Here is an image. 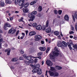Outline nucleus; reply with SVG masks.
Returning a JSON list of instances; mask_svg holds the SVG:
<instances>
[{
  "instance_id": "obj_53",
  "label": "nucleus",
  "mask_w": 77,
  "mask_h": 77,
  "mask_svg": "<svg viewBox=\"0 0 77 77\" xmlns=\"http://www.w3.org/2000/svg\"><path fill=\"white\" fill-rule=\"evenodd\" d=\"M20 54H24V51H23L22 50H21L20 51Z\"/></svg>"
},
{
  "instance_id": "obj_48",
  "label": "nucleus",
  "mask_w": 77,
  "mask_h": 77,
  "mask_svg": "<svg viewBox=\"0 0 77 77\" xmlns=\"http://www.w3.org/2000/svg\"><path fill=\"white\" fill-rule=\"evenodd\" d=\"M42 52H39L38 54V56H41V55H42Z\"/></svg>"
},
{
  "instance_id": "obj_57",
  "label": "nucleus",
  "mask_w": 77,
  "mask_h": 77,
  "mask_svg": "<svg viewBox=\"0 0 77 77\" xmlns=\"http://www.w3.org/2000/svg\"><path fill=\"white\" fill-rule=\"evenodd\" d=\"M8 2H9V0H6V1H5L6 3L8 4Z\"/></svg>"
},
{
  "instance_id": "obj_20",
  "label": "nucleus",
  "mask_w": 77,
  "mask_h": 77,
  "mask_svg": "<svg viewBox=\"0 0 77 77\" xmlns=\"http://www.w3.org/2000/svg\"><path fill=\"white\" fill-rule=\"evenodd\" d=\"M51 31V28H48L46 30V32L48 33H50Z\"/></svg>"
},
{
  "instance_id": "obj_62",
  "label": "nucleus",
  "mask_w": 77,
  "mask_h": 77,
  "mask_svg": "<svg viewBox=\"0 0 77 77\" xmlns=\"http://www.w3.org/2000/svg\"><path fill=\"white\" fill-rule=\"evenodd\" d=\"M32 68L34 69L35 68H36V66H35V65L34 66H32Z\"/></svg>"
},
{
  "instance_id": "obj_8",
  "label": "nucleus",
  "mask_w": 77,
  "mask_h": 77,
  "mask_svg": "<svg viewBox=\"0 0 77 77\" xmlns=\"http://www.w3.org/2000/svg\"><path fill=\"white\" fill-rule=\"evenodd\" d=\"M57 46L58 47H60L62 46V43H61V42L60 41H58L57 42Z\"/></svg>"
},
{
  "instance_id": "obj_47",
  "label": "nucleus",
  "mask_w": 77,
  "mask_h": 77,
  "mask_svg": "<svg viewBox=\"0 0 77 77\" xmlns=\"http://www.w3.org/2000/svg\"><path fill=\"white\" fill-rule=\"evenodd\" d=\"M41 42L42 44H44L45 42L43 41H41Z\"/></svg>"
},
{
  "instance_id": "obj_10",
  "label": "nucleus",
  "mask_w": 77,
  "mask_h": 77,
  "mask_svg": "<svg viewBox=\"0 0 77 77\" xmlns=\"http://www.w3.org/2000/svg\"><path fill=\"white\" fill-rule=\"evenodd\" d=\"M36 29L38 30H41L42 29V26L41 25H38L36 27Z\"/></svg>"
},
{
  "instance_id": "obj_35",
  "label": "nucleus",
  "mask_w": 77,
  "mask_h": 77,
  "mask_svg": "<svg viewBox=\"0 0 77 77\" xmlns=\"http://www.w3.org/2000/svg\"><path fill=\"white\" fill-rule=\"evenodd\" d=\"M74 17L76 19H77V12H75V13Z\"/></svg>"
},
{
  "instance_id": "obj_1",
  "label": "nucleus",
  "mask_w": 77,
  "mask_h": 77,
  "mask_svg": "<svg viewBox=\"0 0 77 77\" xmlns=\"http://www.w3.org/2000/svg\"><path fill=\"white\" fill-rule=\"evenodd\" d=\"M37 13L36 11H35L32 12L31 13H29L28 15V17L30 18V20H34L35 18V17L34 15H35Z\"/></svg>"
},
{
  "instance_id": "obj_50",
  "label": "nucleus",
  "mask_w": 77,
  "mask_h": 77,
  "mask_svg": "<svg viewBox=\"0 0 77 77\" xmlns=\"http://www.w3.org/2000/svg\"><path fill=\"white\" fill-rule=\"evenodd\" d=\"M11 3H12V1L9 0V2L8 4H11Z\"/></svg>"
},
{
  "instance_id": "obj_49",
  "label": "nucleus",
  "mask_w": 77,
  "mask_h": 77,
  "mask_svg": "<svg viewBox=\"0 0 77 77\" xmlns=\"http://www.w3.org/2000/svg\"><path fill=\"white\" fill-rule=\"evenodd\" d=\"M71 29L72 30H74V28L72 26H71Z\"/></svg>"
},
{
  "instance_id": "obj_64",
  "label": "nucleus",
  "mask_w": 77,
  "mask_h": 77,
  "mask_svg": "<svg viewBox=\"0 0 77 77\" xmlns=\"http://www.w3.org/2000/svg\"><path fill=\"white\" fill-rule=\"evenodd\" d=\"M3 41V38L0 39V42H2Z\"/></svg>"
},
{
  "instance_id": "obj_5",
  "label": "nucleus",
  "mask_w": 77,
  "mask_h": 77,
  "mask_svg": "<svg viewBox=\"0 0 77 77\" xmlns=\"http://www.w3.org/2000/svg\"><path fill=\"white\" fill-rule=\"evenodd\" d=\"M19 6H24V0H19Z\"/></svg>"
},
{
  "instance_id": "obj_34",
  "label": "nucleus",
  "mask_w": 77,
  "mask_h": 77,
  "mask_svg": "<svg viewBox=\"0 0 77 77\" xmlns=\"http://www.w3.org/2000/svg\"><path fill=\"white\" fill-rule=\"evenodd\" d=\"M49 21L48 20H47L46 23V27H47L48 26V24H49Z\"/></svg>"
},
{
  "instance_id": "obj_42",
  "label": "nucleus",
  "mask_w": 77,
  "mask_h": 77,
  "mask_svg": "<svg viewBox=\"0 0 77 77\" xmlns=\"http://www.w3.org/2000/svg\"><path fill=\"white\" fill-rule=\"evenodd\" d=\"M50 51V48L48 47L47 48V49L46 51V53H47L48 52V51Z\"/></svg>"
},
{
  "instance_id": "obj_28",
  "label": "nucleus",
  "mask_w": 77,
  "mask_h": 77,
  "mask_svg": "<svg viewBox=\"0 0 77 77\" xmlns=\"http://www.w3.org/2000/svg\"><path fill=\"white\" fill-rule=\"evenodd\" d=\"M29 5V3L27 2L25 4L24 6V8H27L28 6Z\"/></svg>"
},
{
  "instance_id": "obj_12",
  "label": "nucleus",
  "mask_w": 77,
  "mask_h": 77,
  "mask_svg": "<svg viewBox=\"0 0 77 77\" xmlns=\"http://www.w3.org/2000/svg\"><path fill=\"white\" fill-rule=\"evenodd\" d=\"M53 55L54 56H57L59 55V53L56 51H54L53 53Z\"/></svg>"
},
{
  "instance_id": "obj_55",
  "label": "nucleus",
  "mask_w": 77,
  "mask_h": 77,
  "mask_svg": "<svg viewBox=\"0 0 77 77\" xmlns=\"http://www.w3.org/2000/svg\"><path fill=\"white\" fill-rule=\"evenodd\" d=\"M30 63H33V60H31L30 61Z\"/></svg>"
},
{
  "instance_id": "obj_59",
  "label": "nucleus",
  "mask_w": 77,
  "mask_h": 77,
  "mask_svg": "<svg viewBox=\"0 0 77 77\" xmlns=\"http://www.w3.org/2000/svg\"><path fill=\"white\" fill-rule=\"evenodd\" d=\"M45 27H43L42 28V29L43 30H45Z\"/></svg>"
},
{
  "instance_id": "obj_18",
  "label": "nucleus",
  "mask_w": 77,
  "mask_h": 77,
  "mask_svg": "<svg viewBox=\"0 0 77 77\" xmlns=\"http://www.w3.org/2000/svg\"><path fill=\"white\" fill-rule=\"evenodd\" d=\"M38 0H34V1L30 3L31 5H34V4H35L36 2H37Z\"/></svg>"
},
{
  "instance_id": "obj_45",
  "label": "nucleus",
  "mask_w": 77,
  "mask_h": 77,
  "mask_svg": "<svg viewBox=\"0 0 77 77\" xmlns=\"http://www.w3.org/2000/svg\"><path fill=\"white\" fill-rule=\"evenodd\" d=\"M75 27L76 31H77V23H76L75 25Z\"/></svg>"
},
{
  "instance_id": "obj_29",
  "label": "nucleus",
  "mask_w": 77,
  "mask_h": 77,
  "mask_svg": "<svg viewBox=\"0 0 77 77\" xmlns=\"http://www.w3.org/2000/svg\"><path fill=\"white\" fill-rule=\"evenodd\" d=\"M20 0H15L14 2V3L15 5H18V3H19V2Z\"/></svg>"
},
{
  "instance_id": "obj_40",
  "label": "nucleus",
  "mask_w": 77,
  "mask_h": 77,
  "mask_svg": "<svg viewBox=\"0 0 77 77\" xmlns=\"http://www.w3.org/2000/svg\"><path fill=\"white\" fill-rule=\"evenodd\" d=\"M62 10H59L58 11V14L59 15H61V14H62Z\"/></svg>"
},
{
  "instance_id": "obj_2",
  "label": "nucleus",
  "mask_w": 77,
  "mask_h": 77,
  "mask_svg": "<svg viewBox=\"0 0 77 77\" xmlns=\"http://www.w3.org/2000/svg\"><path fill=\"white\" fill-rule=\"evenodd\" d=\"M69 43H70V44L68 45L69 48V49L70 50H71V49L72 48H71V45H72L73 48H74V49H76V51H77V45H74L71 40H69Z\"/></svg>"
},
{
  "instance_id": "obj_37",
  "label": "nucleus",
  "mask_w": 77,
  "mask_h": 77,
  "mask_svg": "<svg viewBox=\"0 0 77 77\" xmlns=\"http://www.w3.org/2000/svg\"><path fill=\"white\" fill-rule=\"evenodd\" d=\"M35 67L36 68H39V67H40V66H39V64H36V65H35Z\"/></svg>"
},
{
  "instance_id": "obj_56",
  "label": "nucleus",
  "mask_w": 77,
  "mask_h": 77,
  "mask_svg": "<svg viewBox=\"0 0 77 77\" xmlns=\"http://www.w3.org/2000/svg\"><path fill=\"white\" fill-rule=\"evenodd\" d=\"M19 21L20 22H23V23H24V21H23V20H19Z\"/></svg>"
},
{
  "instance_id": "obj_23",
  "label": "nucleus",
  "mask_w": 77,
  "mask_h": 77,
  "mask_svg": "<svg viewBox=\"0 0 77 77\" xmlns=\"http://www.w3.org/2000/svg\"><path fill=\"white\" fill-rule=\"evenodd\" d=\"M14 31V28L13 27H12L11 29H10L8 31V33H9L11 34V33H12V32H13Z\"/></svg>"
},
{
  "instance_id": "obj_26",
  "label": "nucleus",
  "mask_w": 77,
  "mask_h": 77,
  "mask_svg": "<svg viewBox=\"0 0 77 77\" xmlns=\"http://www.w3.org/2000/svg\"><path fill=\"white\" fill-rule=\"evenodd\" d=\"M59 75V73L56 72L54 73V77H57Z\"/></svg>"
},
{
  "instance_id": "obj_27",
  "label": "nucleus",
  "mask_w": 77,
  "mask_h": 77,
  "mask_svg": "<svg viewBox=\"0 0 77 77\" xmlns=\"http://www.w3.org/2000/svg\"><path fill=\"white\" fill-rule=\"evenodd\" d=\"M17 60H18L17 58H14L12 59V62H17Z\"/></svg>"
},
{
  "instance_id": "obj_3",
  "label": "nucleus",
  "mask_w": 77,
  "mask_h": 77,
  "mask_svg": "<svg viewBox=\"0 0 77 77\" xmlns=\"http://www.w3.org/2000/svg\"><path fill=\"white\" fill-rule=\"evenodd\" d=\"M35 41H39L40 39H42V36L39 35H35Z\"/></svg>"
},
{
  "instance_id": "obj_15",
  "label": "nucleus",
  "mask_w": 77,
  "mask_h": 77,
  "mask_svg": "<svg viewBox=\"0 0 77 77\" xmlns=\"http://www.w3.org/2000/svg\"><path fill=\"white\" fill-rule=\"evenodd\" d=\"M48 72L49 73V74L51 76H54V72L50 71H49Z\"/></svg>"
},
{
  "instance_id": "obj_25",
  "label": "nucleus",
  "mask_w": 77,
  "mask_h": 77,
  "mask_svg": "<svg viewBox=\"0 0 77 77\" xmlns=\"http://www.w3.org/2000/svg\"><path fill=\"white\" fill-rule=\"evenodd\" d=\"M49 56L51 59H54V57L52 55V53L50 54Z\"/></svg>"
},
{
  "instance_id": "obj_4",
  "label": "nucleus",
  "mask_w": 77,
  "mask_h": 77,
  "mask_svg": "<svg viewBox=\"0 0 77 77\" xmlns=\"http://www.w3.org/2000/svg\"><path fill=\"white\" fill-rule=\"evenodd\" d=\"M46 63L47 65L50 66H52L53 65V63L51 62L50 60H48L46 61Z\"/></svg>"
},
{
  "instance_id": "obj_60",
  "label": "nucleus",
  "mask_w": 77,
  "mask_h": 77,
  "mask_svg": "<svg viewBox=\"0 0 77 77\" xmlns=\"http://www.w3.org/2000/svg\"><path fill=\"white\" fill-rule=\"evenodd\" d=\"M20 60H23V57H20L19 58Z\"/></svg>"
},
{
  "instance_id": "obj_32",
  "label": "nucleus",
  "mask_w": 77,
  "mask_h": 77,
  "mask_svg": "<svg viewBox=\"0 0 77 77\" xmlns=\"http://www.w3.org/2000/svg\"><path fill=\"white\" fill-rule=\"evenodd\" d=\"M37 69H34L32 70V72H33V73H36V72H37Z\"/></svg>"
},
{
  "instance_id": "obj_44",
  "label": "nucleus",
  "mask_w": 77,
  "mask_h": 77,
  "mask_svg": "<svg viewBox=\"0 0 77 77\" xmlns=\"http://www.w3.org/2000/svg\"><path fill=\"white\" fill-rule=\"evenodd\" d=\"M23 57H24V58H25V59H27V56L26 55V54H24L23 55Z\"/></svg>"
},
{
  "instance_id": "obj_43",
  "label": "nucleus",
  "mask_w": 77,
  "mask_h": 77,
  "mask_svg": "<svg viewBox=\"0 0 77 77\" xmlns=\"http://www.w3.org/2000/svg\"><path fill=\"white\" fill-rule=\"evenodd\" d=\"M25 44L26 45H28V44H30V42L27 41L25 42Z\"/></svg>"
},
{
  "instance_id": "obj_24",
  "label": "nucleus",
  "mask_w": 77,
  "mask_h": 77,
  "mask_svg": "<svg viewBox=\"0 0 77 77\" xmlns=\"http://www.w3.org/2000/svg\"><path fill=\"white\" fill-rule=\"evenodd\" d=\"M42 10V8L41 6H39L38 8V11L39 12H41V11Z\"/></svg>"
},
{
  "instance_id": "obj_31",
  "label": "nucleus",
  "mask_w": 77,
  "mask_h": 77,
  "mask_svg": "<svg viewBox=\"0 0 77 77\" xmlns=\"http://www.w3.org/2000/svg\"><path fill=\"white\" fill-rule=\"evenodd\" d=\"M32 26L34 27H36L37 26V23H35L32 24Z\"/></svg>"
},
{
  "instance_id": "obj_51",
  "label": "nucleus",
  "mask_w": 77,
  "mask_h": 77,
  "mask_svg": "<svg viewBox=\"0 0 77 77\" xmlns=\"http://www.w3.org/2000/svg\"><path fill=\"white\" fill-rule=\"evenodd\" d=\"M34 62L35 63H36L38 62V59H35L34 60Z\"/></svg>"
},
{
  "instance_id": "obj_61",
  "label": "nucleus",
  "mask_w": 77,
  "mask_h": 77,
  "mask_svg": "<svg viewBox=\"0 0 77 77\" xmlns=\"http://www.w3.org/2000/svg\"><path fill=\"white\" fill-rule=\"evenodd\" d=\"M36 58H38V59H41V57L40 56H39V57H36Z\"/></svg>"
},
{
  "instance_id": "obj_52",
  "label": "nucleus",
  "mask_w": 77,
  "mask_h": 77,
  "mask_svg": "<svg viewBox=\"0 0 77 77\" xmlns=\"http://www.w3.org/2000/svg\"><path fill=\"white\" fill-rule=\"evenodd\" d=\"M69 34H74V32L73 31H71L69 33Z\"/></svg>"
},
{
  "instance_id": "obj_11",
  "label": "nucleus",
  "mask_w": 77,
  "mask_h": 77,
  "mask_svg": "<svg viewBox=\"0 0 77 77\" xmlns=\"http://www.w3.org/2000/svg\"><path fill=\"white\" fill-rule=\"evenodd\" d=\"M23 11L24 13H27L28 12L29 10H28V8H25L23 9Z\"/></svg>"
},
{
  "instance_id": "obj_22",
  "label": "nucleus",
  "mask_w": 77,
  "mask_h": 77,
  "mask_svg": "<svg viewBox=\"0 0 77 77\" xmlns=\"http://www.w3.org/2000/svg\"><path fill=\"white\" fill-rule=\"evenodd\" d=\"M55 68L57 69H58V70H60L62 69V68L61 66H56L55 67Z\"/></svg>"
},
{
  "instance_id": "obj_30",
  "label": "nucleus",
  "mask_w": 77,
  "mask_h": 77,
  "mask_svg": "<svg viewBox=\"0 0 77 77\" xmlns=\"http://www.w3.org/2000/svg\"><path fill=\"white\" fill-rule=\"evenodd\" d=\"M24 63L26 65H28L30 64V63L26 61H25Z\"/></svg>"
},
{
  "instance_id": "obj_21",
  "label": "nucleus",
  "mask_w": 77,
  "mask_h": 77,
  "mask_svg": "<svg viewBox=\"0 0 77 77\" xmlns=\"http://www.w3.org/2000/svg\"><path fill=\"white\" fill-rule=\"evenodd\" d=\"M5 25L8 27H11V25L8 23H6Z\"/></svg>"
},
{
  "instance_id": "obj_14",
  "label": "nucleus",
  "mask_w": 77,
  "mask_h": 77,
  "mask_svg": "<svg viewBox=\"0 0 77 77\" xmlns=\"http://www.w3.org/2000/svg\"><path fill=\"white\" fill-rule=\"evenodd\" d=\"M54 34L56 36H58L59 35V32L58 31H55L54 32Z\"/></svg>"
},
{
  "instance_id": "obj_58",
  "label": "nucleus",
  "mask_w": 77,
  "mask_h": 77,
  "mask_svg": "<svg viewBox=\"0 0 77 77\" xmlns=\"http://www.w3.org/2000/svg\"><path fill=\"white\" fill-rule=\"evenodd\" d=\"M22 35H23V36L24 37V36H25V34L24 33H22Z\"/></svg>"
},
{
  "instance_id": "obj_7",
  "label": "nucleus",
  "mask_w": 77,
  "mask_h": 77,
  "mask_svg": "<svg viewBox=\"0 0 77 77\" xmlns=\"http://www.w3.org/2000/svg\"><path fill=\"white\" fill-rule=\"evenodd\" d=\"M37 72L38 74H39V75H41V74H42V71H41V69H37Z\"/></svg>"
},
{
  "instance_id": "obj_41",
  "label": "nucleus",
  "mask_w": 77,
  "mask_h": 77,
  "mask_svg": "<svg viewBox=\"0 0 77 77\" xmlns=\"http://www.w3.org/2000/svg\"><path fill=\"white\" fill-rule=\"evenodd\" d=\"M54 12L55 14H56V15L58 14V11H57V10H55Z\"/></svg>"
},
{
  "instance_id": "obj_63",
  "label": "nucleus",
  "mask_w": 77,
  "mask_h": 77,
  "mask_svg": "<svg viewBox=\"0 0 77 77\" xmlns=\"http://www.w3.org/2000/svg\"><path fill=\"white\" fill-rule=\"evenodd\" d=\"M25 32L26 33V35H27V33H28V31H25Z\"/></svg>"
},
{
  "instance_id": "obj_46",
  "label": "nucleus",
  "mask_w": 77,
  "mask_h": 77,
  "mask_svg": "<svg viewBox=\"0 0 77 77\" xmlns=\"http://www.w3.org/2000/svg\"><path fill=\"white\" fill-rule=\"evenodd\" d=\"M10 52H11V50H9L8 51L7 54L8 56H9V55H10Z\"/></svg>"
},
{
  "instance_id": "obj_33",
  "label": "nucleus",
  "mask_w": 77,
  "mask_h": 77,
  "mask_svg": "<svg viewBox=\"0 0 77 77\" xmlns=\"http://www.w3.org/2000/svg\"><path fill=\"white\" fill-rule=\"evenodd\" d=\"M26 59H27V60H30L32 59V57H27Z\"/></svg>"
},
{
  "instance_id": "obj_16",
  "label": "nucleus",
  "mask_w": 77,
  "mask_h": 77,
  "mask_svg": "<svg viewBox=\"0 0 77 77\" xmlns=\"http://www.w3.org/2000/svg\"><path fill=\"white\" fill-rule=\"evenodd\" d=\"M50 70L51 71H54V72H55V71H57V70L56 69H55V68L53 67H51Z\"/></svg>"
},
{
  "instance_id": "obj_54",
  "label": "nucleus",
  "mask_w": 77,
  "mask_h": 77,
  "mask_svg": "<svg viewBox=\"0 0 77 77\" xmlns=\"http://www.w3.org/2000/svg\"><path fill=\"white\" fill-rule=\"evenodd\" d=\"M19 32H20L19 30H18L17 32L16 33V35H17L18 34V33H19Z\"/></svg>"
},
{
  "instance_id": "obj_6",
  "label": "nucleus",
  "mask_w": 77,
  "mask_h": 77,
  "mask_svg": "<svg viewBox=\"0 0 77 77\" xmlns=\"http://www.w3.org/2000/svg\"><path fill=\"white\" fill-rule=\"evenodd\" d=\"M39 50L42 51H44L46 50V48L45 47H41L39 48Z\"/></svg>"
},
{
  "instance_id": "obj_19",
  "label": "nucleus",
  "mask_w": 77,
  "mask_h": 77,
  "mask_svg": "<svg viewBox=\"0 0 77 77\" xmlns=\"http://www.w3.org/2000/svg\"><path fill=\"white\" fill-rule=\"evenodd\" d=\"M0 5L2 7H3L5 6V3L3 2H1L0 3Z\"/></svg>"
},
{
  "instance_id": "obj_36",
  "label": "nucleus",
  "mask_w": 77,
  "mask_h": 77,
  "mask_svg": "<svg viewBox=\"0 0 77 77\" xmlns=\"http://www.w3.org/2000/svg\"><path fill=\"white\" fill-rule=\"evenodd\" d=\"M4 29L6 30H8V28L7 27V26H5V25H4Z\"/></svg>"
},
{
  "instance_id": "obj_38",
  "label": "nucleus",
  "mask_w": 77,
  "mask_h": 77,
  "mask_svg": "<svg viewBox=\"0 0 77 77\" xmlns=\"http://www.w3.org/2000/svg\"><path fill=\"white\" fill-rule=\"evenodd\" d=\"M9 50L11 51V49L9 48H8V49H6L5 50V52H6V53H7V52H8V51H9Z\"/></svg>"
},
{
  "instance_id": "obj_17",
  "label": "nucleus",
  "mask_w": 77,
  "mask_h": 77,
  "mask_svg": "<svg viewBox=\"0 0 77 77\" xmlns=\"http://www.w3.org/2000/svg\"><path fill=\"white\" fill-rule=\"evenodd\" d=\"M64 18L65 20H69V16H68V15L67 14H66L64 16Z\"/></svg>"
},
{
  "instance_id": "obj_13",
  "label": "nucleus",
  "mask_w": 77,
  "mask_h": 77,
  "mask_svg": "<svg viewBox=\"0 0 77 77\" xmlns=\"http://www.w3.org/2000/svg\"><path fill=\"white\" fill-rule=\"evenodd\" d=\"M62 44L64 47H67V44L65 41L62 42Z\"/></svg>"
},
{
  "instance_id": "obj_39",
  "label": "nucleus",
  "mask_w": 77,
  "mask_h": 77,
  "mask_svg": "<svg viewBox=\"0 0 77 77\" xmlns=\"http://www.w3.org/2000/svg\"><path fill=\"white\" fill-rule=\"evenodd\" d=\"M54 50L55 51H57V52H59V50H58V48H57V47H55L54 48Z\"/></svg>"
},
{
  "instance_id": "obj_9",
  "label": "nucleus",
  "mask_w": 77,
  "mask_h": 77,
  "mask_svg": "<svg viewBox=\"0 0 77 77\" xmlns=\"http://www.w3.org/2000/svg\"><path fill=\"white\" fill-rule=\"evenodd\" d=\"M36 32L33 31L30 32L29 33V35H30V36H33V35H36Z\"/></svg>"
}]
</instances>
